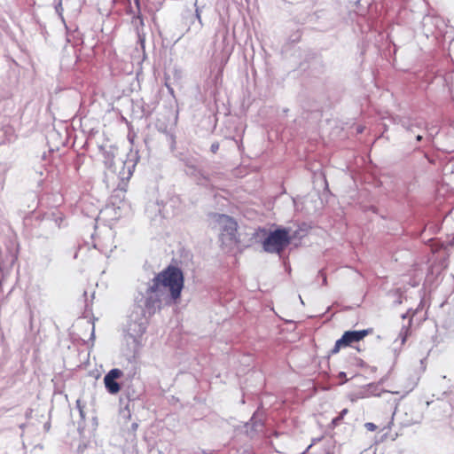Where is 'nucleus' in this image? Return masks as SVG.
Here are the masks:
<instances>
[{
	"label": "nucleus",
	"mask_w": 454,
	"mask_h": 454,
	"mask_svg": "<svg viewBox=\"0 0 454 454\" xmlns=\"http://www.w3.org/2000/svg\"><path fill=\"white\" fill-rule=\"evenodd\" d=\"M153 282L148 288V293L156 294L160 287H163L168 290L171 299L176 301L181 297L184 289V273L180 268L168 265L154 277Z\"/></svg>",
	"instance_id": "obj_1"
},
{
	"label": "nucleus",
	"mask_w": 454,
	"mask_h": 454,
	"mask_svg": "<svg viewBox=\"0 0 454 454\" xmlns=\"http://www.w3.org/2000/svg\"><path fill=\"white\" fill-rule=\"evenodd\" d=\"M215 221L220 225V239L223 244L238 245L240 240L238 235L237 221L227 215H215Z\"/></svg>",
	"instance_id": "obj_2"
},
{
	"label": "nucleus",
	"mask_w": 454,
	"mask_h": 454,
	"mask_svg": "<svg viewBox=\"0 0 454 454\" xmlns=\"http://www.w3.org/2000/svg\"><path fill=\"white\" fill-rule=\"evenodd\" d=\"M289 230L278 228L271 231L262 242L263 250L270 254H281L290 244Z\"/></svg>",
	"instance_id": "obj_3"
},
{
	"label": "nucleus",
	"mask_w": 454,
	"mask_h": 454,
	"mask_svg": "<svg viewBox=\"0 0 454 454\" xmlns=\"http://www.w3.org/2000/svg\"><path fill=\"white\" fill-rule=\"evenodd\" d=\"M371 333L370 330L360 331H347L341 338L337 340L333 349L332 354H337L342 348L351 346L353 343L359 342Z\"/></svg>",
	"instance_id": "obj_4"
},
{
	"label": "nucleus",
	"mask_w": 454,
	"mask_h": 454,
	"mask_svg": "<svg viewBox=\"0 0 454 454\" xmlns=\"http://www.w3.org/2000/svg\"><path fill=\"white\" fill-rule=\"evenodd\" d=\"M123 375V372L117 368L110 370L104 378L105 387L107 391L115 395L120 392L121 386L118 382H116L117 379H120Z\"/></svg>",
	"instance_id": "obj_5"
},
{
	"label": "nucleus",
	"mask_w": 454,
	"mask_h": 454,
	"mask_svg": "<svg viewBox=\"0 0 454 454\" xmlns=\"http://www.w3.org/2000/svg\"><path fill=\"white\" fill-rule=\"evenodd\" d=\"M417 312H418V309L415 310L410 309L405 314H403L402 316V318H403V319L406 317H409L408 325L406 326H403L399 333V337L401 339V342L403 345L406 342L407 339L411 335L412 321H413V317H415Z\"/></svg>",
	"instance_id": "obj_6"
},
{
	"label": "nucleus",
	"mask_w": 454,
	"mask_h": 454,
	"mask_svg": "<svg viewBox=\"0 0 454 454\" xmlns=\"http://www.w3.org/2000/svg\"><path fill=\"white\" fill-rule=\"evenodd\" d=\"M154 294H151L147 292L148 297L145 300V306L149 310V313H154L155 307H160V299L156 295L153 297Z\"/></svg>",
	"instance_id": "obj_7"
},
{
	"label": "nucleus",
	"mask_w": 454,
	"mask_h": 454,
	"mask_svg": "<svg viewBox=\"0 0 454 454\" xmlns=\"http://www.w3.org/2000/svg\"><path fill=\"white\" fill-rule=\"evenodd\" d=\"M140 1L141 0H134L137 12V15L133 17L132 23L138 28V27H144V20L141 14V6H140Z\"/></svg>",
	"instance_id": "obj_8"
},
{
	"label": "nucleus",
	"mask_w": 454,
	"mask_h": 454,
	"mask_svg": "<svg viewBox=\"0 0 454 454\" xmlns=\"http://www.w3.org/2000/svg\"><path fill=\"white\" fill-rule=\"evenodd\" d=\"M348 409L342 410L340 411V415L333 419V423L334 425H338L340 422V420L343 419L344 415H346L348 413Z\"/></svg>",
	"instance_id": "obj_9"
},
{
	"label": "nucleus",
	"mask_w": 454,
	"mask_h": 454,
	"mask_svg": "<svg viewBox=\"0 0 454 454\" xmlns=\"http://www.w3.org/2000/svg\"><path fill=\"white\" fill-rule=\"evenodd\" d=\"M364 427L371 432L375 431L379 427L372 422H367L364 424Z\"/></svg>",
	"instance_id": "obj_10"
},
{
	"label": "nucleus",
	"mask_w": 454,
	"mask_h": 454,
	"mask_svg": "<svg viewBox=\"0 0 454 454\" xmlns=\"http://www.w3.org/2000/svg\"><path fill=\"white\" fill-rule=\"evenodd\" d=\"M219 147H220V145L218 142H215L211 145L210 146V151L213 153H216L219 150Z\"/></svg>",
	"instance_id": "obj_11"
},
{
	"label": "nucleus",
	"mask_w": 454,
	"mask_h": 454,
	"mask_svg": "<svg viewBox=\"0 0 454 454\" xmlns=\"http://www.w3.org/2000/svg\"><path fill=\"white\" fill-rule=\"evenodd\" d=\"M392 423V419H389V420L386 424L381 425V431L389 430L391 428Z\"/></svg>",
	"instance_id": "obj_12"
},
{
	"label": "nucleus",
	"mask_w": 454,
	"mask_h": 454,
	"mask_svg": "<svg viewBox=\"0 0 454 454\" xmlns=\"http://www.w3.org/2000/svg\"><path fill=\"white\" fill-rule=\"evenodd\" d=\"M416 139H417V141H421L422 140V136L418 135Z\"/></svg>",
	"instance_id": "obj_13"
},
{
	"label": "nucleus",
	"mask_w": 454,
	"mask_h": 454,
	"mask_svg": "<svg viewBox=\"0 0 454 454\" xmlns=\"http://www.w3.org/2000/svg\"><path fill=\"white\" fill-rule=\"evenodd\" d=\"M139 40L141 41L142 44H144L145 38H142V37L139 35Z\"/></svg>",
	"instance_id": "obj_14"
}]
</instances>
